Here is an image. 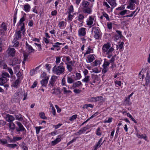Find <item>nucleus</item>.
<instances>
[{
  "mask_svg": "<svg viewBox=\"0 0 150 150\" xmlns=\"http://www.w3.org/2000/svg\"><path fill=\"white\" fill-rule=\"evenodd\" d=\"M93 29L94 30V35L95 38L96 39H98L100 38V31L99 28L98 27H93Z\"/></svg>",
  "mask_w": 150,
  "mask_h": 150,
  "instance_id": "7",
  "label": "nucleus"
},
{
  "mask_svg": "<svg viewBox=\"0 0 150 150\" xmlns=\"http://www.w3.org/2000/svg\"><path fill=\"white\" fill-rule=\"evenodd\" d=\"M96 21L95 16L93 15L89 16L86 21V25L89 28H90L95 25Z\"/></svg>",
  "mask_w": 150,
  "mask_h": 150,
  "instance_id": "5",
  "label": "nucleus"
},
{
  "mask_svg": "<svg viewBox=\"0 0 150 150\" xmlns=\"http://www.w3.org/2000/svg\"><path fill=\"white\" fill-rule=\"evenodd\" d=\"M96 78L97 76L95 75H93L91 76V80H92L93 83H95L96 82Z\"/></svg>",
  "mask_w": 150,
  "mask_h": 150,
  "instance_id": "58",
  "label": "nucleus"
},
{
  "mask_svg": "<svg viewBox=\"0 0 150 150\" xmlns=\"http://www.w3.org/2000/svg\"><path fill=\"white\" fill-rule=\"evenodd\" d=\"M77 117V115H72L71 117H70L69 120L71 121H72L76 119Z\"/></svg>",
  "mask_w": 150,
  "mask_h": 150,
  "instance_id": "63",
  "label": "nucleus"
},
{
  "mask_svg": "<svg viewBox=\"0 0 150 150\" xmlns=\"http://www.w3.org/2000/svg\"><path fill=\"white\" fill-rule=\"evenodd\" d=\"M73 6L72 5L70 6L68 8V13H73L74 11Z\"/></svg>",
  "mask_w": 150,
  "mask_h": 150,
  "instance_id": "42",
  "label": "nucleus"
},
{
  "mask_svg": "<svg viewBox=\"0 0 150 150\" xmlns=\"http://www.w3.org/2000/svg\"><path fill=\"white\" fill-rule=\"evenodd\" d=\"M145 84L146 85H148L150 83V77L149 76V74L147 73L146 76L145 78Z\"/></svg>",
  "mask_w": 150,
  "mask_h": 150,
  "instance_id": "34",
  "label": "nucleus"
},
{
  "mask_svg": "<svg viewBox=\"0 0 150 150\" xmlns=\"http://www.w3.org/2000/svg\"><path fill=\"white\" fill-rule=\"evenodd\" d=\"M65 22L64 21H61L59 23L58 25L60 29L62 28V27H63L64 26Z\"/></svg>",
  "mask_w": 150,
  "mask_h": 150,
  "instance_id": "55",
  "label": "nucleus"
},
{
  "mask_svg": "<svg viewBox=\"0 0 150 150\" xmlns=\"http://www.w3.org/2000/svg\"><path fill=\"white\" fill-rule=\"evenodd\" d=\"M95 59V58L94 56V55L89 54L87 56L86 60V62L88 63L93 62Z\"/></svg>",
  "mask_w": 150,
  "mask_h": 150,
  "instance_id": "18",
  "label": "nucleus"
},
{
  "mask_svg": "<svg viewBox=\"0 0 150 150\" xmlns=\"http://www.w3.org/2000/svg\"><path fill=\"white\" fill-rule=\"evenodd\" d=\"M66 82L65 81V77H63L62 78V80L61 82V85L62 86H67V85L66 84Z\"/></svg>",
  "mask_w": 150,
  "mask_h": 150,
  "instance_id": "46",
  "label": "nucleus"
},
{
  "mask_svg": "<svg viewBox=\"0 0 150 150\" xmlns=\"http://www.w3.org/2000/svg\"><path fill=\"white\" fill-rule=\"evenodd\" d=\"M68 64H69L67 63H66L67 68L68 71L69 72H71L72 71L73 68L71 65H69Z\"/></svg>",
  "mask_w": 150,
  "mask_h": 150,
  "instance_id": "43",
  "label": "nucleus"
},
{
  "mask_svg": "<svg viewBox=\"0 0 150 150\" xmlns=\"http://www.w3.org/2000/svg\"><path fill=\"white\" fill-rule=\"evenodd\" d=\"M21 32L20 31H19L17 32L15 34L17 40H18L21 38Z\"/></svg>",
  "mask_w": 150,
  "mask_h": 150,
  "instance_id": "39",
  "label": "nucleus"
},
{
  "mask_svg": "<svg viewBox=\"0 0 150 150\" xmlns=\"http://www.w3.org/2000/svg\"><path fill=\"white\" fill-rule=\"evenodd\" d=\"M103 69L102 70V73L103 74L105 73L108 71V67H103Z\"/></svg>",
  "mask_w": 150,
  "mask_h": 150,
  "instance_id": "60",
  "label": "nucleus"
},
{
  "mask_svg": "<svg viewBox=\"0 0 150 150\" xmlns=\"http://www.w3.org/2000/svg\"><path fill=\"white\" fill-rule=\"evenodd\" d=\"M107 26L108 29L110 30L112 28V24L111 22H108L107 24Z\"/></svg>",
  "mask_w": 150,
  "mask_h": 150,
  "instance_id": "54",
  "label": "nucleus"
},
{
  "mask_svg": "<svg viewBox=\"0 0 150 150\" xmlns=\"http://www.w3.org/2000/svg\"><path fill=\"white\" fill-rule=\"evenodd\" d=\"M93 5V4L90 3L86 0H83L81 3L80 6L84 13L90 14L92 12Z\"/></svg>",
  "mask_w": 150,
  "mask_h": 150,
  "instance_id": "1",
  "label": "nucleus"
},
{
  "mask_svg": "<svg viewBox=\"0 0 150 150\" xmlns=\"http://www.w3.org/2000/svg\"><path fill=\"white\" fill-rule=\"evenodd\" d=\"M70 74H69L67 76V82L68 83L71 84L73 83L74 80L72 77L69 76Z\"/></svg>",
  "mask_w": 150,
  "mask_h": 150,
  "instance_id": "25",
  "label": "nucleus"
},
{
  "mask_svg": "<svg viewBox=\"0 0 150 150\" xmlns=\"http://www.w3.org/2000/svg\"><path fill=\"white\" fill-rule=\"evenodd\" d=\"M16 123L18 127H16L15 128L16 131L17 132H20V131H25V132L26 131V130L21 123L18 122H16Z\"/></svg>",
  "mask_w": 150,
  "mask_h": 150,
  "instance_id": "10",
  "label": "nucleus"
},
{
  "mask_svg": "<svg viewBox=\"0 0 150 150\" xmlns=\"http://www.w3.org/2000/svg\"><path fill=\"white\" fill-rule=\"evenodd\" d=\"M6 146L7 147L14 149L17 146V145L16 144H8Z\"/></svg>",
  "mask_w": 150,
  "mask_h": 150,
  "instance_id": "41",
  "label": "nucleus"
},
{
  "mask_svg": "<svg viewBox=\"0 0 150 150\" xmlns=\"http://www.w3.org/2000/svg\"><path fill=\"white\" fill-rule=\"evenodd\" d=\"M25 20V18L24 16H23L21 18L19 22V23L20 25H21L23 24V23H24L23 22Z\"/></svg>",
  "mask_w": 150,
  "mask_h": 150,
  "instance_id": "48",
  "label": "nucleus"
},
{
  "mask_svg": "<svg viewBox=\"0 0 150 150\" xmlns=\"http://www.w3.org/2000/svg\"><path fill=\"white\" fill-rule=\"evenodd\" d=\"M10 76L8 73L6 72H2L0 77V86H3L8 81Z\"/></svg>",
  "mask_w": 150,
  "mask_h": 150,
  "instance_id": "4",
  "label": "nucleus"
},
{
  "mask_svg": "<svg viewBox=\"0 0 150 150\" xmlns=\"http://www.w3.org/2000/svg\"><path fill=\"white\" fill-rule=\"evenodd\" d=\"M82 86L83 84L80 81H78L74 83H73L72 87L74 89L79 86Z\"/></svg>",
  "mask_w": 150,
  "mask_h": 150,
  "instance_id": "23",
  "label": "nucleus"
},
{
  "mask_svg": "<svg viewBox=\"0 0 150 150\" xmlns=\"http://www.w3.org/2000/svg\"><path fill=\"white\" fill-rule=\"evenodd\" d=\"M93 64V65L94 66H97L100 64V62L99 60H96L94 62Z\"/></svg>",
  "mask_w": 150,
  "mask_h": 150,
  "instance_id": "49",
  "label": "nucleus"
},
{
  "mask_svg": "<svg viewBox=\"0 0 150 150\" xmlns=\"http://www.w3.org/2000/svg\"><path fill=\"white\" fill-rule=\"evenodd\" d=\"M62 57V61L65 63V64H66V63H68L67 62L71 60V59L69 56H63Z\"/></svg>",
  "mask_w": 150,
  "mask_h": 150,
  "instance_id": "29",
  "label": "nucleus"
},
{
  "mask_svg": "<svg viewBox=\"0 0 150 150\" xmlns=\"http://www.w3.org/2000/svg\"><path fill=\"white\" fill-rule=\"evenodd\" d=\"M42 128V127L41 126L36 127H35V129H36V132L37 134H39L40 132V129Z\"/></svg>",
  "mask_w": 150,
  "mask_h": 150,
  "instance_id": "50",
  "label": "nucleus"
},
{
  "mask_svg": "<svg viewBox=\"0 0 150 150\" xmlns=\"http://www.w3.org/2000/svg\"><path fill=\"white\" fill-rule=\"evenodd\" d=\"M6 120L9 122H12L15 119L14 117L13 116L9 114L6 115Z\"/></svg>",
  "mask_w": 150,
  "mask_h": 150,
  "instance_id": "24",
  "label": "nucleus"
},
{
  "mask_svg": "<svg viewBox=\"0 0 150 150\" xmlns=\"http://www.w3.org/2000/svg\"><path fill=\"white\" fill-rule=\"evenodd\" d=\"M40 117L43 119H47V117L45 116V114L44 112H41L39 114Z\"/></svg>",
  "mask_w": 150,
  "mask_h": 150,
  "instance_id": "59",
  "label": "nucleus"
},
{
  "mask_svg": "<svg viewBox=\"0 0 150 150\" xmlns=\"http://www.w3.org/2000/svg\"><path fill=\"white\" fill-rule=\"evenodd\" d=\"M127 116L128 117H129L134 123H137V121L135 120V119L129 113H127Z\"/></svg>",
  "mask_w": 150,
  "mask_h": 150,
  "instance_id": "44",
  "label": "nucleus"
},
{
  "mask_svg": "<svg viewBox=\"0 0 150 150\" xmlns=\"http://www.w3.org/2000/svg\"><path fill=\"white\" fill-rule=\"evenodd\" d=\"M84 16L83 14H79L76 17V20L80 22L82 25L81 26L83 25V23L84 22Z\"/></svg>",
  "mask_w": 150,
  "mask_h": 150,
  "instance_id": "13",
  "label": "nucleus"
},
{
  "mask_svg": "<svg viewBox=\"0 0 150 150\" xmlns=\"http://www.w3.org/2000/svg\"><path fill=\"white\" fill-rule=\"evenodd\" d=\"M16 120L19 121H22L23 120V118L20 115H16Z\"/></svg>",
  "mask_w": 150,
  "mask_h": 150,
  "instance_id": "52",
  "label": "nucleus"
},
{
  "mask_svg": "<svg viewBox=\"0 0 150 150\" xmlns=\"http://www.w3.org/2000/svg\"><path fill=\"white\" fill-rule=\"evenodd\" d=\"M25 45L26 50L29 53H34V52L35 50L31 45L27 43V42H26Z\"/></svg>",
  "mask_w": 150,
  "mask_h": 150,
  "instance_id": "16",
  "label": "nucleus"
},
{
  "mask_svg": "<svg viewBox=\"0 0 150 150\" xmlns=\"http://www.w3.org/2000/svg\"><path fill=\"white\" fill-rule=\"evenodd\" d=\"M86 34V29L84 27L79 28L78 30V35L79 37H84Z\"/></svg>",
  "mask_w": 150,
  "mask_h": 150,
  "instance_id": "9",
  "label": "nucleus"
},
{
  "mask_svg": "<svg viewBox=\"0 0 150 150\" xmlns=\"http://www.w3.org/2000/svg\"><path fill=\"white\" fill-rule=\"evenodd\" d=\"M65 71V67L63 62H61L58 65H55L52 68V71L54 74L59 76L63 74Z\"/></svg>",
  "mask_w": 150,
  "mask_h": 150,
  "instance_id": "2",
  "label": "nucleus"
},
{
  "mask_svg": "<svg viewBox=\"0 0 150 150\" xmlns=\"http://www.w3.org/2000/svg\"><path fill=\"white\" fill-rule=\"evenodd\" d=\"M0 35L1 34H3L5 31L6 30L7 28L6 26L5 23H3L1 26L0 27Z\"/></svg>",
  "mask_w": 150,
  "mask_h": 150,
  "instance_id": "17",
  "label": "nucleus"
},
{
  "mask_svg": "<svg viewBox=\"0 0 150 150\" xmlns=\"http://www.w3.org/2000/svg\"><path fill=\"white\" fill-rule=\"evenodd\" d=\"M74 16L71 14V13H68V16L67 18V21L69 22H71L72 21L73 17Z\"/></svg>",
  "mask_w": 150,
  "mask_h": 150,
  "instance_id": "45",
  "label": "nucleus"
},
{
  "mask_svg": "<svg viewBox=\"0 0 150 150\" xmlns=\"http://www.w3.org/2000/svg\"><path fill=\"white\" fill-rule=\"evenodd\" d=\"M88 129V128L86 127H84L83 128H82L76 132V135H80L83 133H84Z\"/></svg>",
  "mask_w": 150,
  "mask_h": 150,
  "instance_id": "27",
  "label": "nucleus"
},
{
  "mask_svg": "<svg viewBox=\"0 0 150 150\" xmlns=\"http://www.w3.org/2000/svg\"><path fill=\"white\" fill-rule=\"evenodd\" d=\"M62 90L63 91V94L66 96H69V94H71L72 92L70 90H67V88L65 87H63Z\"/></svg>",
  "mask_w": 150,
  "mask_h": 150,
  "instance_id": "22",
  "label": "nucleus"
},
{
  "mask_svg": "<svg viewBox=\"0 0 150 150\" xmlns=\"http://www.w3.org/2000/svg\"><path fill=\"white\" fill-rule=\"evenodd\" d=\"M21 31H22L23 33L25 32V24L24 23H23L22 25L21 26V27L20 28V30Z\"/></svg>",
  "mask_w": 150,
  "mask_h": 150,
  "instance_id": "62",
  "label": "nucleus"
},
{
  "mask_svg": "<svg viewBox=\"0 0 150 150\" xmlns=\"http://www.w3.org/2000/svg\"><path fill=\"white\" fill-rule=\"evenodd\" d=\"M124 102L125 105H130L132 103L130 102V98L128 97H125Z\"/></svg>",
  "mask_w": 150,
  "mask_h": 150,
  "instance_id": "31",
  "label": "nucleus"
},
{
  "mask_svg": "<svg viewBox=\"0 0 150 150\" xmlns=\"http://www.w3.org/2000/svg\"><path fill=\"white\" fill-rule=\"evenodd\" d=\"M103 137H102L99 140V141L96 143L93 147L94 150H97L98 148L101 146L103 144V142H102Z\"/></svg>",
  "mask_w": 150,
  "mask_h": 150,
  "instance_id": "15",
  "label": "nucleus"
},
{
  "mask_svg": "<svg viewBox=\"0 0 150 150\" xmlns=\"http://www.w3.org/2000/svg\"><path fill=\"white\" fill-rule=\"evenodd\" d=\"M34 44L35 45V46H37L38 51H40L42 49L41 45L40 44L35 43Z\"/></svg>",
  "mask_w": 150,
  "mask_h": 150,
  "instance_id": "56",
  "label": "nucleus"
},
{
  "mask_svg": "<svg viewBox=\"0 0 150 150\" xmlns=\"http://www.w3.org/2000/svg\"><path fill=\"white\" fill-rule=\"evenodd\" d=\"M93 53V49L91 47L89 46L88 47L87 50L86 51L84 55L85 56L86 54Z\"/></svg>",
  "mask_w": 150,
  "mask_h": 150,
  "instance_id": "33",
  "label": "nucleus"
},
{
  "mask_svg": "<svg viewBox=\"0 0 150 150\" xmlns=\"http://www.w3.org/2000/svg\"><path fill=\"white\" fill-rule=\"evenodd\" d=\"M57 78V76H56L54 75L52 76L49 82L48 85L50 86V87L53 86Z\"/></svg>",
  "mask_w": 150,
  "mask_h": 150,
  "instance_id": "14",
  "label": "nucleus"
},
{
  "mask_svg": "<svg viewBox=\"0 0 150 150\" xmlns=\"http://www.w3.org/2000/svg\"><path fill=\"white\" fill-rule=\"evenodd\" d=\"M62 57V56H59L58 57H56V60L55 61V63L57 65L59 64L61 62V58Z\"/></svg>",
  "mask_w": 150,
  "mask_h": 150,
  "instance_id": "40",
  "label": "nucleus"
},
{
  "mask_svg": "<svg viewBox=\"0 0 150 150\" xmlns=\"http://www.w3.org/2000/svg\"><path fill=\"white\" fill-rule=\"evenodd\" d=\"M114 50V48L113 46L111 47V44L109 42L104 44L102 47L103 53L105 54L112 53Z\"/></svg>",
  "mask_w": 150,
  "mask_h": 150,
  "instance_id": "3",
  "label": "nucleus"
},
{
  "mask_svg": "<svg viewBox=\"0 0 150 150\" xmlns=\"http://www.w3.org/2000/svg\"><path fill=\"white\" fill-rule=\"evenodd\" d=\"M129 5L127 7V8L133 10L135 8L134 4H137L136 0H129Z\"/></svg>",
  "mask_w": 150,
  "mask_h": 150,
  "instance_id": "11",
  "label": "nucleus"
},
{
  "mask_svg": "<svg viewBox=\"0 0 150 150\" xmlns=\"http://www.w3.org/2000/svg\"><path fill=\"white\" fill-rule=\"evenodd\" d=\"M127 12H129L130 11L127 10H123L120 12L118 15L123 16L125 15L126 14L128 13H127Z\"/></svg>",
  "mask_w": 150,
  "mask_h": 150,
  "instance_id": "36",
  "label": "nucleus"
},
{
  "mask_svg": "<svg viewBox=\"0 0 150 150\" xmlns=\"http://www.w3.org/2000/svg\"><path fill=\"white\" fill-rule=\"evenodd\" d=\"M82 81L86 83H89L91 81V78L89 76H85V78Z\"/></svg>",
  "mask_w": 150,
  "mask_h": 150,
  "instance_id": "28",
  "label": "nucleus"
},
{
  "mask_svg": "<svg viewBox=\"0 0 150 150\" xmlns=\"http://www.w3.org/2000/svg\"><path fill=\"white\" fill-rule=\"evenodd\" d=\"M51 92L53 94L57 96L59 98L61 97V91L59 88H54L51 90Z\"/></svg>",
  "mask_w": 150,
  "mask_h": 150,
  "instance_id": "12",
  "label": "nucleus"
},
{
  "mask_svg": "<svg viewBox=\"0 0 150 150\" xmlns=\"http://www.w3.org/2000/svg\"><path fill=\"white\" fill-rule=\"evenodd\" d=\"M15 49L10 47L7 50L6 53L8 56L11 57H13L15 56Z\"/></svg>",
  "mask_w": 150,
  "mask_h": 150,
  "instance_id": "8",
  "label": "nucleus"
},
{
  "mask_svg": "<svg viewBox=\"0 0 150 150\" xmlns=\"http://www.w3.org/2000/svg\"><path fill=\"white\" fill-rule=\"evenodd\" d=\"M62 44V43L57 42L55 43L54 44L52 45V46L54 47H56V48L59 47V46Z\"/></svg>",
  "mask_w": 150,
  "mask_h": 150,
  "instance_id": "61",
  "label": "nucleus"
},
{
  "mask_svg": "<svg viewBox=\"0 0 150 150\" xmlns=\"http://www.w3.org/2000/svg\"><path fill=\"white\" fill-rule=\"evenodd\" d=\"M9 127L11 129H14L15 128V125L13 122H11L9 123Z\"/></svg>",
  "mask_w": 150,
  "mask_h": 150,
  "instance_id": "57",
  "label": "nucleus"
},
{
  "mask_svg": "<svg viewBox=\"0 0 150 150\" xmlns=\"http://www.w3.org/2000/svg\"><path fill=\"white\" fill-rule=\"evenodd\" d=\"M20 83L19 79L18 78L12 83V86L14 88H17L19 86Z\"/></svg>",
  "mask_w": 150,
  "mask_h": 150,
  "instance_id": "26",
  "label": "nucleus"
},
{
  "mask_svg": "<svg viewBox=\"0 0 150 150\" xmlns=\"http://www.w3.org/2000/svg\"><path fill=\"white\" fill-rule=\"evenodd\" d=\"M27 93L26 92H25V91H23L21 94V98H22L23 97V101L26 99H27Z\"/></svg>",
  "mask_w": 150,
  "mask_h": 150,
  "instance_id": "35",
  "label": "nucleus"
},
{
  "mask_svg": "<svg viewBox=\"0 0 150 150\" xmlns=\"http://www.w3.org/2000/svg\"><path fill=\"white\" fill-rule=\"evenodd\" d=\"M49 79V77H45L44 79H43L41 81V84L42 86L45 87H46Z\"/></svg>",
  "mask_w": 150,
  "mask_h": 150,
  "instance_id": "20",
  "label": "nucleus"
},
{
  "mask_svg": "<svg viewBox=\"0 0 150 150\" xmlns=\"http://www.w3.org/2000/svg\"><path fill=\"white\" fill-rule=\"evenodd\" d=\"M30 5L28 4H25L24 6V10L26 12H28L30 10Z\"/></svg>",
  "mask_w": 150,
  "mask_h": 150,
  "instance_id": "32",
  "label": "nucleus"
},
{
  "mask_svg": "<svg viewBox=\"0 0 150 150\" xmlns=\"http://www.w3.org/2000/svg\"><path fill=\"white\" fill-rule=\"evenodd\" d=\"M93 106L91 104H88L85 105L83 107V108H87L88 107H90L91 108H93Z\"/></svg>",
  "mask_w": 150,
  "mask_h": 150,
  "instance_id": "53",
  "label": "nucleus"
},
{
  "mask_svg": "<svg viewBox=\"0 0 150 150\" xmlns=\"http://www.w3.org/2000/svg\"><path fill=\"white\" fill-rule=\"evenodd\" d=\"M0 143L2 144H7V141L5 139H0Z\"/></svg>",
  "mask_w": 150,
  "mask_h": 150,
  "instance_id": "47",
  "label": "nucleus"
},
{
  "mask_svg": "<svg viewBox=\"0 0 150 150\" xmlns=\"http://www.w3.org/2000/svg\"><path fill=\"white\" fill-rule=\"evenodd\" d=\"M23 91L21 90H18L15 93V96L16 99L20 100Z\"/></svg>",
  "mask_w": 150,
  "mask_h": 150,
  "instance_id": "21",
  "label": "nucleus"
},
{
  "mask_svg": "<svg viewBox=\"0 0 150 150\" xmlns=\"http://www.w3.org/2000/svg\"><path fill=\"white\" fill-rule=\"evenodd\" d=\"M106 1L112 6L115 7L116 5L115 0H106Z\"/></svg>",
  "mask_w": 150,
  "mask_h": 150,
  "instance_id": "30",
  "label": "nucleus"
},
{
  "mask_svg": "<svg viewBox=\"0 0 150 150\" xmlns=\"http://www.w3.org/2000/svg\"><path fill=\"white\" fill-rule=\"evenodd\" d=\"M87 100L89 102L100 101V103H103L105 101L103 97L101 96L89 98H88Z\"/></svg>",
  "mask_w": 150,
  "mask_h": 150,
  "instance_id": "6",
  "label": "nucleus"
},
{
  "mask_svg": "<svg viewBox=\"0 0 150 150\" xmlns=\"http://www.w3.org/2000/svg\"><path fill=\"white\" fill-rule=\"evenodd\" d=\"M62 136L61 135H59L57 136V138H56L54 141H53L51 142V144L52 146H54L56 145L57 144L60 142L62 139Z\"/></svg>",
  "mask_w": 150,
  "mask_h": 150,
  "instance_id": "19",
  "label": "nucleus"
},
{
  "mask_svg": "<svg viewBox=\"0 0 150 150\" xmlns=\"http://www.w3.org/2000/svg\"><path fill=\"white\" fill-rule=\"evenodd\" d=\"M39 67H36L35 69H32L30 71V75L33 76L37 72V69H38Z\"/></svg>",
  "mask_w": 150,
  "mask_h": 150,
  "instance_id": "38",
  "label": "nucleus"
},
{
  "mask_svg": "<svg viewBox=\"0 0 150 150\" xmlns=\"http://www.w3.org/2000/svg\"><path fill=\"white\" fill-rule=\"evenodd\" d=\"M138 137L139 138H143L145 140H147V137L146 135L144 134H142V135H139Z\"/></svg>",
  "mask_w": 150,
  "mask_h": 150,
  "instance_id": "51",
  "label": "nucleus"
},
{
  "mask_svg": "<svg viewBox=\"0 0 150 150\" xmlns=\"http://www.w3.org/2000/svg\"><path fill=\"white\" fill-rule=\"evenodd\" d=\"M102 132L100 127H98L96 130V134L98 136H100L101 135Z\"/></svg>",
  "mask_w": 150,
  "mask_h": 150,
  "instance_id": "37",
  "label": "nucleus"
},
{
  "mask_svg": "<svg viewBox=\"0 0 150 150\" xmlns=\"http://www.w3.org/2000/svg\"><path fill=\"white\" fill-rule=\"evenodd\" d=\"M110 64V62L107 61H104L103 64V67H108L109 66Z\"/></svg>",
  "mask_w": 150,
  "mask_h": 150,
  "instance_id": "64",
  "label": "nucleus"
}]
</instances>
